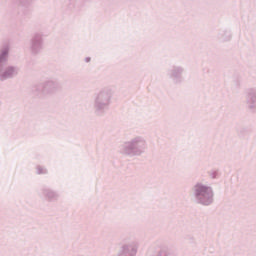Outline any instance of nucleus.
Segmentation results:
<instances>
[{
	"instance_id": "f257e3e1",
	"label": "nucleus",
	"mask_w": 256,
	"mask_h": 256,
	"mask_svg": "<svg viewBox=\"0 0 256 256\" xmlns=\"http://www.w3.org/2000/svg\"><path fill=\"white\" fill-rule=\"evenodd\" d=\"M119 151L125 157H141L147 151V139L141 135L134 136L125 141Z\"/></svg>"
},
{
	"instance_id": "f03ea898",
	"label": "nucleus",
	"mask_w": 256,
	"mask_h": 256,
	"mask_svg": "<svg viewBox=\"0 0 256 256\" xmlns=\"http://www.w3.org/2000/svg\"><path fill=\"white\" fill-rule=\"evenodd\" d=\"M191 195L197 205H203L204 207L212 205L214 201L213 197L215 196L213 188L203 182H196L192 186Z\"/></svg>"
},
{
	"instance_id": "7ed1b4c3",
	"label": "nucleus",
	"mask_w": 256,
	"mask_h": 256,
	"mask_svg": "<svg viewBox=\"0 0 256 256\" xmlns=\"http://www.w3.org/2000/svg\"><path fill=\"white\" fill-rule=\"evenodd\" d=\"M113 89L111 87H103L94 94L93 107L96 115H103L109 110L113 102Z\"/></svg>"
},
{
	"instance_id": "20e7f679",
	"label": "nucleus",
	"mask_w": 256,
	"mask_h": 256,
	"mask_svg": "<svg viewBox=\"0 0 256 256\" xmlns=\"http://www.w3.org/2000/svg\"><path fill=\"white\" fill-rule=\"evenodd\" d=\"M9 46H3L0 49V81H7V79H13L19 75V67L9 65Z\"/></svg>"
},
{
	"instance_id": "39448f33",
	"label": "nucleus",
	"mask_w": 256,
	"mask_h": 256,
	"mask_svg": "<svg viewBox=\"0 0 256 256\" xmlns=\"http://www.w3.org/2000/svg\"><path fill=\"white\" fill-rule=\"evenodd\" d=\"M58 91L59 82L53 78H48L32 87V93L37 97H48V95H55Z\"/></svg>"
},
{
	"instance_id": "423d86ee",
	"label": "nucleus",
	"mask_w": 256,
	"mask_h": 256,
	"mask_svg": "<svg viewBox=\"0 0 256 256\" xmlns=\"http://www.w3.org/2000/svg\"><path fill=\"white\" fill-rule=\"evenodd\" d=\"M185 73V67L181 65H172L166 72L168 79H171L175 85L183 83V74Z\"/></svg>"
},
{
	"instance_id": "0eeeda50",
	"label": "nucleus",
	"mask_w": 256,
	"mask_h": 256,
	"mask_svg": "<svg viewBox=\"0 0 256 256\" xmlns=\"http://www.w3.org/2000/svg\"><path fill=\"white\" fill-rule=\"evenodd\" d=\"M38 195L39 197L45 199V201H48V203H57L61 197L59 191L47 185H44L40 188Z\"/></svg>"
},
{
	"instance_id": "6e6552de",
	"label": "nucleus",
	"mask_w": 256,
	"mask_h": 256,
	"mask_svg": "<svg viewBox=\"0 0 256 256\" xmlns=\"http://www.w3.org/2000/svg\"><path fill=\"white\" fill-rule=\"evenodd\" d=\"M28 49L31 55H39L43 51V34L41 32L32 35Z\"/></svg>"
},
{
	"instance_id": "1a4fd4ad",
	"label": "nucleus",
	"mask_w": 256,
	"mask_h": 256,
	"mask_svg": "<svg viewBox=\"0 0 256 256\" xmlns=\"http://www.w3.org/2000/svg\"><path fill=\"white\" fill-rule=\"evenodd\" d=\"M137 251H139V242L130 241L120 247L116 256H137Z\"/></svg>"
},
{
	"instance_id": "9d476101",
	"label": "nucleus",
	"mask_w": 256,
	"mask_h": 256,
	"mask_svg": "<svg viewBox=\"0 0 256 256\" xmlns=\"http://www.w3.org/2000/svg\"><path fill=\"white\" fill-rule=\"evenodd\" d=\"M245 101L247 109L250 111L256 110V87H250L245 91Z\"/></svg>"
},
{
	"instance_id": "9b49d317",
	"label": "nucleus",
	"mask_w": 256,
	"mask_h": 256,
	"mask_svg": "<svg viewBox=\"0 0 256 256\" xmlns=\"http://www.w3.org/2000/svg\"><path fill=\"white\" fill-rule=\"evenodd\" d=\"M149 256H177L175 252L169 248V246H161L158 247L153 253L149 254Z\"/></svg>"
},
{
	"instance_id": "f8f14e48",
	"label": "nucleus",
	"mask_w": 256,
	"mask_h": 256,
	"mask_svg": "<svg viewBox=\"0 0 256 256\" xmlns=\"http://www.w3.org/2000/svg\"><path fill=\"white\" fill-rule=\"evenodd\" d=\"M219 41L225 43V41H231V30L223 29L218 33Z\"/></svg>"
},
{
	"instance_id": "ddd939ff",
	"label": "nucleus",
	"mask_w": 256,
	"mask_h": 256,
	"mask_svg": "<svg viewBox=\"0 0 256 256\" xmlns=\"http://www.w3.org/2000/svg\"><path fill=\"white\" fill-rule=\"evenodd\" d=\"M47 173H49V170L45 166H36V175H47Z\"/></svg>"
},
{
	"instance_id": "4468645a",
	"label": "nucleus",
	"mask_w": 256,
	"mask_h": 256,
	"mask_svg": "<svg viewBox=\"0 0 256 256\" xmlns=\"http://www.w3.org/2000/svg\"><path fill=\"white\" fill-rule=\"evenodd\" d=\"M89 61H91V58H90V57L85 58V62H86V63H89Z\"/></svg>"
},
{
	"instance_id": "2eb2a0df",
	"label": "nucleus",
	"mask_w": 256,
	"mask_h": 256,
	"mask_svg": "<svg viewBox=\"0 0 256 256\" xmlns=\"http://www.w3.org/2000/svg\"><path fill=\"white\" fill-rule=\"evenodd\" d=\"M215 175H217V173L214 172V173L212 174V177H213L214 179H215Z\"/></svg>"
}]
</instances>
